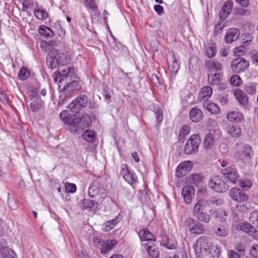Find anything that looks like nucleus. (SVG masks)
<instances>
[{"label": "nucleus", "instance_id": "obj_26", "mask_svg": "<svg viewBox=\"0 0 258 258\" xmlns=\"http://www.w3.org/2000/svg\"><path fill=\"white\" fill-rule=\"evenodd\" d=\"M239 35L240 32L237 29H229L225 36V41L226 43H231L238 39Z\"/></svg>", "mask_w": 258, "mask_h": 258}, {"label": "nucleus", "instance_id": "obj_13", "mask_svg": "<svg viewBox=\"0 0 258 258\" xmlns=\"http://www.w3.org/2000/svg\"><path fill=\"white\" fill-rule=\"evenodd\" d=\"M185 224L192 234H201L205 232L204 225L192 218H187L185 221Z\"/></svg>", "mask_w": 258, "mask_h": 258}, {"label": "nucleus", "instance_id": "obj_10", "mask_svg": "<svg viewBox=\"0 0 258 258\" xmlns=\"http://www.w3.org/2000/svg\"><path fill=\"white\" fill-rule=\"evenodd\" d=\"M209 186L218 192H224L228 190L227 183L219 176H213L209 182Z\"/></svg>", "mask_w": 258, "mask_h": 258}, {"label": "nucleus", "instance_id": "obj_31", "mask_svg": "<svg viewBox=\"0 0 258 258\" xmlns=\"http://www.w3.org/2000/svg\"><path fill=\"white\" fill-rule=\"evenodd\" d=\"M227 118L231 122H240L244 119V116L239 111H231L227 114Z\"/></svg>", "mask_w": 258, "mask_h": 258}, {"label": "nucleus", "instance_id": "obj_34", "mask_svg": "<svg viewBox=\"0 0 258 258\" xmlns=\"http://www.w3.org/2000/svg\"><path fill=\"white\" fill-rule=\"evenodd\" d=\"M39 34L46 38H52L54 35V33L51 29L45 25H41L38 30Z\"/></svg>", "mask_w": 258, "mask_h": 258}, {"label": "nucleus", "instance_id": "obj_44", "mask_svg": "<svg viewBox=\"0 0 258 258\" xmlns=\"http://www.w3.org/2000/svg\"><path fill=\"white\" fill-rule=\"evenodd\" d=\"M30 71L26 67H22L19 71L18 76L22 81L26 80L30 77Z\"/></svg>", "mask_w": 258, "mask_h": 258}, {"label": "nucleus", "instance_id": "obj_21", "mask_svg": "<svg viewBox=\"0 0 258 258\" xmlns=\"http://www.w3.org/2000/svg\"><path fill=\"white\" fill-rule=\"evenodd\" d=\"M192 167V164L189 161L181 162L179 164L176 168V176L181 177L185 175L186 172L189 171L191 169Z\"/></svg>", "mask_w": 258, "mask_h": 258}, {"label": "nucleus", "instance_id": "obj_57", "mask_svg": "<svg viewBox=\"0 0 258 258\" xmlns=\"http://www.w3.org/2000/svg\"><path fill=\"white\" fill-rule=\"evenodd\" d=\"M238 185L242 188L247 189L251 186L252 183L249 180H240L239 181Z\"/></svg>", "mask_w": 258, "mask_h": 258}, {"label": "nucleus", "instance_id": "obj_52", "mask_svg": "<svg viewBox=\"0 0 258 258\" xmlns=\"http://www.w3.org/2000/svg\"><path fill=\"white\" fill-rule=\"evenodd\" d=\"M85 6L86 7L89 8L93 11H96L97 9V6L95 4L94 0H85Z\"/></svg>", "mask_w": 258, "mask_h": 258}, {"label": "nucleus", "instance_id": "obj_40", "mask_svg": "<svg viewBox=\"0 0 258 258\" xmlns=\"http://www.w3.org/2000/svg\"><path fill=\"white\" fill-rule=\"evenodd\" d=\"M34 13L35 17L39 20L46 19L48 16V12L42 8L35 9Z\"/></svg>", "mask_w": 258, "mask_h": 258}, {"label": "nucleus", "instance_id": "obj_6", "mask_svg": "<svg viewBox=\"0 0 258 258\" xmlns=\"http://www.w3.org/2000/svg\"><path fill=\"white\" fill-rule=\"evenodd\" d=\"M212 243L208 238L200 237L194 244V248L197 256L202 257L207 252L212 253Z\"/></svg>", "mask_w": 258, "mask_h": 258}, {"label": "nucleus", "instance_id": "obj_43", "mask_svg": "<svg viewBox=\"0 0 258 258\" xmlns=\"http://www.w3.org/2000/svg\"><path fill=\"white\" fill-rule=\"evenodd\" d=\"M0 252L3 258H16L14 251L9 249L7 247H3L0 249Z\"/></svg>", "mask_w": 258, "mask_h": 258}, {"label": "nucleus", "instance_id": "obj_30", "mask_svg": "<svg viewBox=\"0 0 258 258\" xmlns=\"http://www.w3.org/2000/svg\"><path fill=\"white\" fill-rule=\"evenodd\" d=\"M222 75L220 73L213 74L212 73L208 74V81L211 85H218L220 84L222 80Z\"/></svg>", "mask_w": 258, "mask_h": 258}, {"label": "nucleus", "instance_id": "obj_22", "mask_svg": "<svg viewBox=\"0 0 258 258\" xmlns=\"http://www.w3.org/2000/svg\"><path fill=\"white\" fill-rule=\"evenodd\" d=\"M226 133L231 137L238 138L241 136L242 129L236 124H229L226 127Z\"/></svg>", "mask_w": 258, "mask_h": 258}, {"label": "nucleus", "instance_id": "obj_29", "mask_svg": "<svg viewBox=\"0 0 258 258\" xmlns=\"http://www.w3.org/2000/svg\"><path fill=\"white\" fill-rule=\"evenodd\" d=\"M233 6V4L230 1L225 2L219 12V15L221 19H225L230 13Z\"/></svg>", "mask_w": 258, "mask_h": 258}, {"label": "nucleus", "instance_id": "obj_24", "mask_svg": "<svg viewBox=\"0 0 258 258\" xmlns=\"http://www.w3.org/2000/svg\"><path fill=\"white\" fill-rule=\"evenodd\" d=\"M190 119L194 122H198L201 121L204 117L202 111L197 107L192 108L189 112Z\"/></svg>", "mask_w": 258, "mask_h": 258}, {"label": "nucleus", "instance_id": "obj_42", "mask_svg": "<svg viewBox=\"0 0 258 258\" xmlns=\"http://www.w3.org/2000/svg\"><path fill=\"white\" fill-rule=\"evenodd\" d=\"M83 138L89 143H93L96 139V133L93 131H86L82 135Z\"/></svg>", "mask_w": 258, "mask_h": 258}, {"label": "nucleus", "instance_id": "obj_48", "mask_svg": "<svg viewBox=\"0 0 258 258\" xmlns=\"http://www.w3.org/2000/svg\"><path fill=\"white\" fill-rule=\"evenodd\" d=\"M249 220L255 227L258 229V212L253 211L250 213Z\"/></svg>", "mask_w": 258, "mask_h": 258}, {"label": "nucleus", "instance_id": "obj_12", "mask_svg": "<svg viewBox=\"0 0 258 258\" xmlns=\"http://www.w3.org/2000/svg\"><path fill=\"white\" fill-rule=\"evenodd\" d=\"M73 113L70 110H64L61 111L59 115L60 120L70 126L71 132L75 128L77 118V115Z\"/></svg>", "mask_w": 258, "mask_h": 258}, {"label": "nucleus", "instance_id": "obj_56", "mask_svg": "<svg viewBox=\"0 0 258 258\" xmlns=\"http://www.w3.org/2000/svg\"><path fill=\"white\" fill-rule=\"evenodd\" d=\"M190 133V127L187 124H184L182 126L179 133V136L182 138H184L186 136L188 135Z\"/></svg>", "mask_w": 258, "mask_h": 258}, {"label": "nucleus", "instance_id": "obj_9", "mask_svg": "<svg viewBox=\"0 0 258 258\" xmlns=\"http://www.w3.org/2000/svg\"><path fill=\"white\" fill-rule=\"evenodd\" d=\"M200 143L201 139L198 135H191L184 146V153L187 155L197 153Z\"/></svg>", "mask_w": 258, "mask_h": 258}, {"label": "nucleus", "instance_id": "obj_59", "mask_svg": "<svg viewBox=\"0 0 258 258\" xmlns=\"http://www.w3.org/2000/svg\"><path fill=\"white\" fill-rule=\"evenodd\" d=\"M212 252L211 253L213 254V257H219L221 251V249L217 245H215L212 244Z\"/></svg>", "mask_w": 258, "mask_h": 258}, {"label": "nucleus", "instance_id": "obj_2", "mask_svg": "<svg viewBox=\"0 0 258 258\" xmlns=\"http://www.w3.org/2000/svg\"><path fill=\"white\" fill-rule=\"evenodd\" d=\"M67 55L56 49H52L46 56V64L49 69H55L67 61Z\"/></svg>", "mask_w": 258, "mask_h": 258}, {"label": "nucleus", "instance_id": "obj_3", "mask_svg": "<svg viewBox=\"0 0 258 258\" xmlns=\"http://www.w3.org/2000/svg\"><path fill=\"white\" fill-rule=\"evenodd\" d=\"M81 89L80 83L77 81H71L65 84L63 87L58 86V90L59 92V102L64 103L68 99L72 97V94Z\"/></svg>", "mask_w": 258, "mask_h": 258}, {"label": "nucleus", "instance_id": "obj_18", "mask_svg": "<svg viewBox=\"0 0 258 258\" xmlns=\"http://www.w3.org/2000/svg\"><path fill=\"white\" fill-rule=\"evenodd\" d=\"M253 154L251 147L249 145H245L242 149L237 153V158L243 161H248L253 156Z\"/></svg>", "mask_w": 258, "mask_h": 258}, {"label": "nucleus", "instance_id": "obj_53", "mask_svg": "<svg viewBox=\"0 0 258 258\" xmlns=\"http://www.w3.org/2000/svg\"><path fill=\"white\" fill-rule=\"evenodd\" d=\"M151 82L155 86H158L162 84V80L156 74H152L151 78Z\"/></svg>", "mask_w": 258, "mask_h": 258}, {"label": "nucleus", "instance_id": "obj_49", "mask_svg": "<svg viewBox=\"0 0 258 258\" xmlns=\"http://www.w3.org/2000/svg\"><path fill=\"white\" fill-rule=\"evenodd\" d=\"M179 69V64L177 59L174 58V60L171 64L169 65V70L174 74H176Z\"/></svg>", "mask_w": 258, "mask_h": 258}, {"label": "nucleus", "instance_id": "obj_14", "mask_svg": "<svg viewBox=\"0 0 258 258\" xmlns=\"http://www.w3.org/2000/svg\"><path fill=\"white\" fill-rule=\"evenodd\" d=\"M249 66V62L245 59L238 57L232 60L231 67L235 73H239L246 70Z\"/></svg>", "mask_w": 258, "mask_h": 258}, {"label": "nucleus", "instance_id": "obj_33", "mask_svg": "<svg viewBox=\"0 0 258 258\" xmlns=\"http://www.w3.org/2000/svg\"><path fill=\"white\" fill-rule=\"evenodd\" d=\"M204 107L213 114H217L220 112V108L217 104L213 102H210L209 101L203 102Z\"/></svg>", "mask_w": 258, "mask_h": 258}, {"label": "nucleus", "instance_id": "obj_7", "mask_svg": "<svg viewBox=\"0 0 258 258\" xmlns=\"http://www.w3.org/2000/svg\"><path fill=\"white\" fill-rule=\"evenodd\" d=\"M229 196L231 198L239 203L237 205V208L241 212H243L247 209V207L244 204H242L248 199V196L242 191L239 188L233 187L229 191Z\"/></svg>", "mask_w": 258, "mask_h": 258}, {"label": "nucleus", "instance_id": "obj_25", "mask_svg": "<svg viewBox=\"0 0 258 258\" xmlns=\"http://www.w3.org/2000/svg\"><path fill=\"white\" fill-rule=\"evenodd\" d=\"M213 93V90L210 86H205L201 89L198 94V100L199 101H208V99Z\"/></svg>", "mask_w": 258, "mask_h": 258}, {"label": "nucleus", "instance_id": "obj_11", "mask_svg": "<svg viewBox=\"0 0 258 258\" xmlns=\"http://www.w3.org/2000/svg\"><path fill=\"white\" fill-rule=\"evenodd\" d=\"M75 123V128L72 130V133H76L88 127L92 123L91 117L87 113L82 114L81 117L77 116Z\"/></svg>", "mask_w": 258, "mask_h": 258}, {"label": "nucleus", "instance_id": "obj_47", "mask_svg": "<svg viewBox=\"0 0 258 258\" xmlns=\"http://www.w3.org/2000/svg\"><path fill=\"white\" fill-rule=\"evenodd\" d=\"M163 244L166 248L169 249H175L177 246V243L173 239H167L166 240L163 241Z\"/></svg>", "mask_w": 258, "mask_h": 258}, {"label": "nucleus", "instance_id": "obj_19", "mask_svg": "<svg viewBox=\"0 0 258 258\" xmlns=\"http://www.w3.org/2000/svg\"><path fill=\"white\" fill-rule=\"evenodd\" d=\"M100 204L94 199H84L80 202L81 208L83 210H87L89 212H92Z\"/></svg>", "mask_w": 258, "mask_h": 258}, {"label": "nucleus", "instance_id": "obj_58", "mask_svg": "<svg viewBox=\"0 0 258 258\" xmlns=\"http://www.w3.org/2000/svg\"><path fill=\"white\" fill-rule=\"evenodd\" d=\"M104 240H102L98 237H95L93 239V242L94 245L97 248L100 250L102 245L104 243Z\"/></svg>", "mask_w": 258, "mask_h": 258}, {"label": "nucleus", "instance_id": "obj_35", "mask_svg": "<svg viewBox=\"0 0 258 258\" xmlns=\"http://www.w3.org/2000/svg\"><path fill=\"white\" fill-rule=\"evenodd\" d=\"M234 94L237 101L243 105H246L248 103V99L246 95H244L242 91L240 89H236L234 91Z\"/></svg>", "mask_w": 258, "mask_h": 258}, {"label": "nucleus", "instance_id": "obj_45", "mask_svg": "<svg viewBox=\"0 0 258 258\" xmlns=\"http://www.w3.org/2000/svg\"><path fill=\"white\" fill-rule=\"evenodd\" d=\"M214 233L218 236L225 237L228 235L229 231L224 226H221L214 229Z\"/></svg>", "mask_w": 258, "mask_h": 258}, {"label": "nucleus", "instance_id": "obj_8", "mask_svg": "<svg viewBox=\"0 0 258 258\" xmlns=\"http://www.w3.org/2000/svg\"><path fill=\"white\" fill-rule=\"evenodd\" d=\"M88 102V97L84 94H80L69 104L68 108L72 112L78 113L83 108L87 106Z\"/></svg>", "mask_w": 258, "mask_h": 258}, {"label": "nucleus", "instance_id": "obj_15", "mask_svg": "<svg viewBox=\"0 0 258 258\" xmlns=\"http://www.w3.org/2000/svg\"><path fill=\"white\" fill-rule=\"evenodd\" d=\"M120 174L123 178L130 184H134L136 182L137 177L134 172L131 170L126 164H122L120 166Z\"/></svg>", "mask_w": 258, "mask_h": 258}, {"label": "nucleus", "instance_id": "obj_38", "mask_svg": "<svg viewBox=\"0 0 258 258\" xmlns=\"http://www.w3.org/2000/svg\"><path fill=\"white\" fill-rule=\"evenodd\" d=\"M146 246H148L147 250L149 254L153 258H157L159 256V251L156 247V245L154 243L149 245L148 243H146Z\"/></svg>", "mask_w": 258, "mask_h": 258}, {"label": "nucleus", "instance_id": "obj_64", "mask_svg": "<svg viewBox=\"0 0 258 258\" xmlns=\"http://www.w3.org/2000/svg\"><path fill=\"white\" fill-rule=\"evenodd\" d=\"M229 258H240L239 255L233 250H230L228 251Z\"/></svg>", "mask_w": 258, "mask_h": 258}, {"label": "nucleus", "instance_id": "obj_20", "mask_svg": "<svg viewBox=\"0 0 258 258\" xmlns=\"http://www.w3.org/2000/svg\"><path fill=\"white\" fill-rule=\"evenodd\" d=\"M195 192L194 188L191 185H186L183 187L181 195L186 204H190L191 203L192 199L195 195Z\"/></svg>", "mask_w": 258, "mask_h": 258}, {"label": "nucleus", "instance_id": "obj_50", "mask_svg": "<svg viewBox=\"0 0 258 258\" xmlns=\"http://www.w3.org/2000/svg\"><path fill=\"white\" fill-rule=\"evenodd\" d=\"M230 83L234 86H238L242 83L241 78L238 75H233L229 80Z\"/></svg>", "mask_w": 258, "mask_h": 258}, {"label": "nucleus", "instance_id": "obj_55", "mask_svg": "<svg viewBox=\"0 0 258 258\" xmlns=\"http://www.w3.org/2000/svg\"><path fill=\"white\" fill-rule=\"evenodd\" d=\"M245 52V47L243 45L236 47L233 49V53L235 55L240 56L243 55Z\"/></svg>", "mask_w": 258, "mask_h": 258}, {"label": "nucleus", "instance_id": "obj_27", "mask_svg": "<svg viewBox=\"0 0 258 258\" xmlns=\"http://www.w3.org/2000/svg\"><path fill=\"white\" fill-rule=\"evenodd\" d=\"M118 241L116 239H108L104 241V243L102 245L100 252L101 254H106L109 252L117 245Z\"/></svg>", "mask_w": 258, "mask_h": 258}, {"label": "nucleus", "instance_id": "obj_1", "mask_svg": "<svg viewBox=\"0 0 258 258\" xmlns=\"http://www.w3.org/2000/svg\"><path fill=\"white\" fill-rule=\"evenodd\" d=\"M210 203L219 205L222 203V201L218 200L209 201L202 199L199 200L195 204L192 211V216L198 221L204 223L210 222V216L205 211L206 208Z\"/></svg>", "mask_w": 258, "mask_h": 258}, {"label": "nucleus", "instance_id": "obj_23", "mask_svg": "<svg viewBox=\"0 0 258 258\" xmlns=\"http://www.w3.org/2000/svg\"><path fill=\"white\" fill-rule=\"evenodd\" d=\"M122 216L121 213H119L117 216H116L112 220L106 221L105 222L102 227V229L104 231L108 232L112 230L114 227L119 223L121 220Z\"/></svg>", "mask_w": 258, "mask_h": 258}, {"label": "nucleus", "instance_id": "obj_16", "mask_svg": "<svg viewBox=\"0 0 258 258\" xmlns=\"http://www.w3.org/2000/svg\"><path fill=\"white\" fill-rule=\"evenodd\" d=\"M221 171L223 176L233 183H235L238 178L237 169L234 165L222 168Z\"/></svg>", "mask_w": 258, "mask_h": 258}, {"label": "nucleus", "instance_id": "obj_62", "mask_svg": "<svg viewBox=\"0 0 258 258\" xmlns=\"http://www.w3.org/2000/svg\"><path fill=\"white\" fill-rule=\"evenodd\" d=\"M241 37H242L244 43L250 42L252 39V37L249 33H245L244 34H243L241 35Z\"/></svg>", "mask_w": 258, "mask_h": 258}, {"label": "nucleus", "instance_id": "obj_51", "mask_svg": "<svg viewBox=\"0 0 258 258\" xmlns=\"http://www.w3.org/2000/svg\"><path fill=\"white\" fill-rule=\"evenodd\" d=\"M40 47L42 51H44L45 52L50 51L52 50L51 49L52 46L50 43V42H47L45 40H43L41 41L40 44Z\"/></svg>", "mask_w": 258, "mask_h": 258}, {"label": "nucleus", "instance_id": "obj_17", "mask_svg": "<svg viewBox=\"0 0 258 258\" xmlns=\"http://www.w3.org/2000/svg\"><path fill=\"white\" fill-rule=\"evenodd\" d=\"M237 228L241 230L255 239L258 238V231L255 227L248 223H241L238 224Z\"/></svg>", "mask_w": 258, "mask_h": 258}, {"label": "nucleus", "instance_id": "obj_39", "mask_svg": "<svg viewBox=\"0 0 258 258\" xmlns=\"http://www.w3.org/2000/svg\"><path fill=\"white\" fill-rule=\"evenodd\" d=\"M205 52L209 58L214 57L216 54V45L214 43L209 44L205 47Z\"/></svg>", "mask_w": 258, "mask_h": 258}, {"label": "nucleus", "instance_id": "obj_37", "mask_svg": "<svg viewBox=\"0 0 258 258\" xmlns=\"http://www.w3.org/2000/svg\"><path fill=\"white\" fill-rule=\"evenodd\" d=\"M44 104V101L39 98L33 101L30 104V108L33 112H36L43 107Z\"/></svg>", "mask_w": 258, "mask_h": 258}, {"label": "nucleus", "instance_id": "obj_54", "mask_svg": "<svg viewBox=\"0 0 258 258\" xmlns=\"http://www.w3.org/2000/svg\"><path fill=\"white\" fill-rule=\"evenodd\" d=\"M64 187L68 193H75L77 190L76 185L74 183H66Z\"/></svg>", "mask_w": 258, "mask_h": 258}, {"label": "nucleus", "instance_id": "obj_46", "mask_svg": "<svg viewBox=\"0 0 258 258\" xmlns=\"http://www.w3.org/2000/svg\"><path fill=\"white\" fill-rule=\"evenodd\" d=\"M244 90L249 94H254L256 92V84L253 83L246 84L244 87Z\"/></svg>", "mask_w": 258, "mask_h": 258}, {"label": "nucleus", "instance_id": "obj_4", "mask_svg": "<svg viewBox=\"0 0 258 258\" xmlns=\"http://www.w3.org/2000/svg\"><path fill=\"white\" fill-rule=\"evenodd\" d=\"M88 194L90 198L95 200L99 204H102L107 197L106 190L100 187L99 179L94 180L90 185Z\"/></svg>", "mask_w": 258, "mask_h": 258}, {"label": "nucleus", "instance_id": "obj_5", "mask_svg": "<svg viewBox=\"0 0 258 258\" xmlns=\"http://www.w3.org/2000/svg\"><path fill=\"white\" fill-rule=\"evenodd\" d=\"M75 75L73 68L66 67L63 70L55 72L53 74V77L54 82L57 84L58 87H62L63 84L65 85L71 81Z\"/></svg>", "mask_w": 258, "mask_h": 258}, {"label": "nucleus", "instance_id": "obj_60", "mask_svg": "<svg viewBox=\"0 0 258 258\" xmlns=\"http://www.w3.org/2000/svg\"><path fill=\"white\" fill-rule=\"evenodd\" d=\"M250 253L253 257L258 258V244L252 245Z\"/></svg>", "mask_w": 258, "mask_h": 258}, {"label": "nucleus", "instance_id": "obj_36", "mask_svg": "<svg viewBox=\"0 0 258 258\" xmlns=\"http://www.w3.org/2000/svg\"><path fill=\"white\" fill-rule=\"evenodd\" d=\"M213 214L214 217L218 219V221L221 223L226 222L228 217V213L222 209L214 211Z\"/></svg>", "mask_w": 258, "mask_h": 258}, {"label": "nucleus", "instance_id": "obj_32", "mask_svg": "<svg viewBox=\"0 0 258 258\" xmlns=\"http://www.w3.org/2000/svg\"><path fill=\"white\" fill-rule=\"evenodd\" d=\"M207 69L211 72L213 71H219L222 70V64L216 60H209L205 62Z\"/></svg>", "mask_w": 258, "mask_h": 258}, {"label": "nucleus", "instance_id": "obj_61", "mask_svg": "<svg viewBox=\"0 0 258 258\" xmlns=\"http://www.w3.org/2000/svg\"><path fill=\"white\" fill-rule=\"evenodd\" d=\"M155 240V239L153 234L146 229V242H148L149 245L150 243H151V244L153 243L152 241H154Z\"/></svg>", "mask_w": 258, "mask_h": 258}, {"label": "nucleus", "instance_id": "obj_41", "mask_svg": "<svg viewBox=\"0 0 258 258\" xmlns=\"http://www.w3.org/2000/svg\"><path fill=\"white\" fill-rule=\"evenodd\" d=\"M215 143L214 135L211 133H209L205 137L204 146L206 149L211 148Z\"/></svg>", "mask_w": 258, "mask_h": 258}, {"label": "nucleus", "instance_id": "obj_28", "mask_svg": "<svg viewBox=\"0 0 258 258\" xmlns=\"http://www.w3.org/2000/svg\"><path fill=\"white\" fill-rule=\"evenodd\" d=\"M150 109L153 111L155 115L156 122L159 125L163 119V110L157 104H153L150 106Z\"/></svg>", "mask_w": 258, "mask_h": 258}, {"label": "nucleus", "instance_id": "obj_63", "mask_svg": "<svg viewBox=\"0 0 258 258\" xmlns=\"http://www.w3.org/2000/svg\"><path fill=\"white\" fill-rule=\"evenodd\" d=\"M138 235L142 242L145 241V228L141 229L138 232Z\"/></svg>", "mask_w": 258, "mask_h": 258}]
</instances>
